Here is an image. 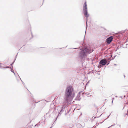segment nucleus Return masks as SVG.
Instances as JSON below:
<instances>
[{
	"label": "nucleus",
	"mask_w": 128,
	"mask_h": 128,
	"mask_svg": "<svg viewBox=\"0 0 128 128\" xmlns=\"http://www.w3.org/2000/svg\"><path fill=\"white\" fill-rule=\"evenodd\" d=\"M110 114H110L109 115V116H108V118L109 117V116L110 115Z\"/></svg>",
	"instance_id": "30"
},
{
	"label": "nucleus",
	"mask_w": 128,
	"mask_h": 128,
	"mask_svg": "<svg viewBox=\"0 0 128 128\" xmlns=\"http://www.w3.org/2000/svg\"><path fill=\"white\" fill-rule=\"evenodd\" d=\"M31 38H30V39H31Z\"/></svg>",
	"instance_id": "46"
},
{
	"label": "nucleus",
	"mask_w": 128,
	"mask_h": 128,
	"mask_svg": "<svg viewBox=\"0 0 128 128\" xmlns=\"http://www.w3.org/2000/svg\"><path fill=\"white\" fill-rule=\"evenodd\" d=\"M128 112H127V113H126L125 114V115H124V116L125 117L126 116L128 115Z\"/></svg>",
	"instance_id": "18"
},
{
	"label": "nucleus",
	"mask_w": 128,
	"mask_h": 128,
	"mask_svg": "<svg viewBox=\"0 0 128 128\" xmlns=\"http://www.w3.org/2000/svg\"><path fill=\"white\" fill-rule=\"evenodd\" d=\"M102 64H99L98 65V68H101L102 67V66L101 65Z\"/></svg>",
	"instance_id": "11"
},
{
	"label": "nucleus",
	"mask_w": 128,
	"mask_h": 128,
	"mask_svg": "<svg viewBox=\"0 0 128 128\" xmlns=\"http://www.w3.org/2000/svg\"><path fill=\"white\" fill-rule=\"evenodd\" d=\"M114 65H115V66H116V64H114Z\"/></svg>",
	"instance_id": "37"
},
{
	"label": "nucleus",
	"mask_w": 128,
	"mask_h": 128,
	"mask_svg": "<svg viewBox=\"0 0 128 128\" xmlns=\"http://www.w3.org/2000/svg\"><path fill=\"white\" fill-rule=\"evenodd\" d=\"M116 56V55L115 56H114V58H115V57Z\"/></svg>",
	"instance_id": "35"
},
{
	"label": "nucleus",
	"mask_w": 128,
	"mask_h": 128,
	"mask_svg": "<svg viewBox=\"0 0 128 128\" xmlns=\"http://www.w3.org/2000/svg\"><path fill=\"white\" fill-rule=\"evenodd\" d=\"M30 31H31V34L32 36V38H33V36L32 35V32L31 31V30H30Z\"/></svg>",
	"instance_id": "17"
},
{
	"label": "nucleus",
	"mask_w": 128,
	"mask_h": 128,
	"mask_svg": "<svg viewBox=\"0 0 128 128\" xmlns=\"http://www.w3.org/2000/svg\"><path fill=\"white\" fill-rule=\"evenodd\" d=\"M127 40H128V38L127 39Z\"/></svg>",
	"instance_id": "48"
},
{
	"label": "nucleus",
	"mask_w": 128,
	"mask_h": 128,
	"mask_svg": "<svg viewBox=\"0 0 128 128\" xmlns=\"http://www.w3.org/2000/svg\"><path fill=\"white\" fill-rule=\"evenodd\" d=\"M124 78H125V76L124 75Z\"/></svg>",
	"instance_id": "40"
},
{
	"label": "nucleus",
	"mask_w": 128,
	"mask_h": 128,
	"mask_svg": "<svg viewBox=\"0 0 128 128\" xmlns=\"http://www.w3.org/2000/svg\"><path fill=\"white\" fill-rule=\"evenodd\" d=\"M9 68H10V69H11V68H11V67H10V66H9Z\"/></svg>",
	"instance_id": "29"
},
{
	"label": "nucleus",
	"mask_w": 128,
	"mask_h": 128,
	"mask_svg": "<svg viewBox=\"0 0 128 128\" xmlns=\"http://www.w3.org/2000/svg\"><path fill=\"white\" fill-rule=\"evenodd\" d=\"M108 62L106 58H104L101 60L99 62V64H102L103 65H105L106 64V63Z\"/></svg>",
	"instance_id": "5"
},
{
	"label": "nucleus",
	"mask_w": 128,
	"mask_h": 128,
	"mask_svg": "<svg viewBox=\"0 0 128 128\" xmlns=\"http://www.w3.org/2000/svg\"><path fill=\"white\" fill-rule=\"evenodd\" d=\"M106 58L107 59V60L108 61H110L111 60H112L110 58Z\"/></svg>",
	"instance_id": "10"
},
{
	"label": "nucleus",
	"mask_w": 128,
	"mask_h": 128,
	"mask_svg": "<svg viewBox=\"0 0 128 128\" xmlns=\"http://www.w3.org/2000/svg\"><path fill=\"white\" fill-rule=\"evenodd\" d=\"M22 83L24 85V82H23V83Z\"/></svg>",
	"instance_id": "33"
},
{
	"label": "nucleus",
	"mask_w": 128,
	"mask_h": 128,
	"mask_svg": "<svg viewBox=\"0 0 128 128\" xmlns=\"http://www.w3.org/2000/svg\"><path fill=\"white\" fill-rule=\"evenodd\" d=\"M68 107L66 104H63L61 106L60 111L59 113V115H61L64 112V110Z\"/></svg>",
	"instance_id": "4"
},
{
	"label": "nucleus",
	"mask_w": 128,
	"mask_h": 128,
	"mask_svg": "<svg viewBox=\"0 0 128 128\" xmlns=\"http://www.w3.org/2000/svg\"><path fill=\"white\" fill-rule=\"evenodd\" d=\"M110 61H108V62H106V66H108L110 64Z\"/></svg>",
	"instance_id": "12"
},
{
	"label": "nucleus",
	"mask_w": 128,
	"mask_h": 128,
	"mask_svg": "<svg viewBox=\"0 0 128 128\" xmlns=\"http://www.w3.org/2000/svg\"><path fill=\"white\" fill-rule=\"evenodd\" d=\"M128 112V110L127 112Z\"/></svg>",
	"instance_id": "42"
},
{
	"label": "nucleus",
	"mask_w": 128,
	"mask_h": 128,
	"mask_svg": "<svg viewBox=\"0 0 128 128\" xmlns=\"http://www.w3.org/2000/svg\"><path fill=\"white\" fill-rule=\"evenodd\" d=\"M9 66H7L5 67L6 68H9Z\"/></svg>",
	"instance_id": "21"
},
{
	"label": "nucleus",
	"mask_w": 128,
	"mask_h": 128,
	"mask_svg": "<svg viewBox=\"0 0 128 128\" xmlns=\"http://www.w3.org/2000/svg\"><path fill=\"white\" fill-rule=\"evenodd\" d=\"M39 125H39V124H36L34 126H35H35H37L38 127V126H39Z\"/></svg>",
	"instance_id": "15"
},
{
	"label": "nucleus",
	"mask_w": 128,
	"mask_h": 128,
	"mask_svg": "<svg viewBox=\"0 0 128 128\" xmlns=\"http://www.w3.org/2000/svg\"><path fill=\"white\" fill-rule=\"evenodd\" d=\"M50 110H49V111H48V112L47 113H46V114H48V113H49V112H50Z\"/></svg>",
	"instance_id": "28"
},
{
	"label": "nucleus",
	"mask_w": 128,
	"mask_h": 128,
	"mask_svg": "<svg viewBox=\"0 0 128 128\" xmlns=\"http://www.w3.org/2000/svg\"><path fill=\"white\" fill-rule=\"evenodd\" d=\"M102 114H101V115H100V116H98V117H97V118H99V117H100V116H101V115H102Z\"/></svg>",
	"instance_id": "32"
},
{
	"label": "nucleus",
	"mask_w": 128,
	"mask_h": 128,
	"mask_svg": "<svg viewBox=\"0 0 128 128\" xmlns=\"http://www.w3.org/2000/svg\"><path fill=\"white\" fill-rule=\"evenodd\" d=\"M102 28H103L105 30H106V28H104L103 27H102Z\"/></svg>",
	"instance_id": "27"
},
{
	"label": "nucleus",
	"mask_w": 128,
	"mask_h": 128,
	"mask_svg": "<svg viewBox=\"0 0 128 128\" xmlns=\"http://www.w3.org/2000/svg\"><path fill=\"white\" fill-rule=\"evenodd\" d=\"M113 39V37L112 36H111L109 37L108 38L106 39V41L107 43L109 44L112 41Z\"/></svg>",
	"instance_id": "6"
},
{
	"label": "nucleus",
	"mask_w": 128,
	"mask_h": 128,
	"mask_svg": "<svg viewBox=\"0 0 128 128\" xmlns=\"http://www.w3.org/2000/svg\"><path fill=\"white\" fill-rule=\"evenodd\" d=\"M15 61V60H14L12 62V63L10 64V65L12 66V68L13 67L14 64V62Z\"/></svg>",
	"instance_id": "9"
},
{
	"label": "nucleus",
	"mask_w": 128,
	"mask_h": 128,
	"mask_svg": "<svg viewBox=\"0 0 128 128\" xmlns=\"http://www.w3.org/2000/svg\"><path fill=\"white\" fill-rule=\"evenodd\" d=\"M2 67H3V68H4V67H3V66H2L0 65V68H2Z\"/></svg>",
	"instance_id": "22"
},
{
	"label": "nucleus",
	"mask_w": 128,
	"mask_h": 128,
	"mask_svg": "<svg viewBox=\"0 0 128 128\" xmlns=\"http://www.w3.org/2000/svg\"><path fill=\"white\" fill-rule=\"evenodd\" d=\"M80 96L78 95H77V96L75 99V100L78 101H80L81 99V98H80Z\"/></svg>",
	"instance_id": "7"
},
{
	"label": "nucleus",
	"mask_w": 128,
	"mask_h": 128,
	"mask_svg": "<svg viewBox=\"0 0 128 128\" xmlns=\"http://www.w3.org/2000/svg\"><path fill=\"white\" fill-rule=\"evenodd\" d=\"M126 31H127V29H126L125 30H124V31H122V33H124Z\"/></svg>",
	"instance_id": "14"
},
{
	"label": "nucleus",
	"mask_w": 128,
	"mask_h": 128,
	"mask_svg": "<svg viewBox=\"0 0 128 128\" xmlns=\"http://www.w3.org/2000/svg\"><path fill=\"white\" fill-rule=\"evenodd\" d=\"M96 117H94V119L95 118H96Z\"/></svg>",
	"instance_id": "36"
},
{
	"label": "nucleus",
	"mask_w": 128,
	"mask_h": 128,
	"mask_svg": "<svg viewBox=\"0 0 128 128\" xmlns=\"http://www.w3.org/2000/svg\"><path fill=\"white\" fill-rule=\"evenodd\" d=\"M110 56L111 57H112V54H110Z\"/></svg>",
	"instance_id": "24"
},
{
	"label": "nucleus",
	"mask_w": 128,
	"mask_h": 128,
	"mask_svg": "<svg viewBox=\"0 0 128 128\" xmlns=\"http://www.w3.org/2000/svg\"><path fill=\"white\" fill-rule=\"evenodd\" d=\"M18 74V76H19V77L20 78V79L21 81L22 82V83H23V82L22 81V80H21V78H20V77L19 76Z\"/></svg>",
	"instance_id": "20"
},
{
	"label": "nucleus",
	"mask_w": 128,
	"mask_h": 128,
	"mask_svg": "<svg viewBox=\"0 0 128 128\" xmlns=\"http://www.w3.org/2000/svg\"><path fill=\"white\" fill-rule=\"evenodd\" d=\"M114 58H114V57H112V59H111L112 60H113L114 59Z\"/></svg>",
	"instance_id": "23"
},
{
	"label": "nucleus",
	"mask_w": 128,
	"mask_h": 128,
	"mask_svg": "<svg viewBox=\"0 0 128 128\" xmlns=\"http://www.w3.org/2000/svg\"><path fill=\"white\" fill-rule=\"evenodd\" d=\"M52 126L50 127V128H52Z\"/></svg>",
	"instance_id": "38"
},
{
	"label": "nucleus",
	"mask_w": 128,
	"mask_h": 128,
	"mask_svg": "<svg viewBox=\"0 0 128 128\" xmlns=\"http://www.w3.org/2000/svg\"><path fill=\"white\" fill-rule=\"evenodd\" d=\"M82 46H81L80 47L73 48L77 49L80 50L78 53V58L81 60L85 58L88 54H90L93 51L88 46H84L83 44Z\"/></svg>",
	"instance_id": "2"
},
{
	"label": "nucleus",
	"mask_w": 128,
	"mask_h": 128,
	"mask_svg": "<svg viewBox=\"0 0 128 128\" xmlns=\"http://www.w3.org/2000/svg\"><path fill=\"white\" fill-rule=\"evenodd\" d=\"M125 106H126V105H125V104H124V107H125Z\"/></svg>",
	"instance_id": "44"
},
{
	"label": "nucleus",
	"mask_w": 128,
	"mask_h": 128,
	"mask_svg": "<svg viewBox=\"0 0 128 128\" xmlns=\"http://www.w3.org/2000/svg\"><path fill=\"white\" fill-rule=\"evenodd\" d=\"M84 94V92L82 93V95Z\"/></svg>",
	"instance_id": "34"
},
{
	"label": "nucleus",
	"mask_w": 128,
	"mask_h": 128,
	"mask_svg": "<svg viewBox=\"0 0 128 128\" xmlns=\"http://www.w3.org/2000/svg\"><path fill=\"white\" fill-rule=\"evenodd\" d=\"M89 94H88V95Z\"/></svg>",
	"instance_id": "39"
},
{
	"label": "nucleus",
	"mask_w": 128,
	"mask_h": 128,
	"mask_svg": "<svg viewBox=\"0 0 128 128\" xmlns=\"http://www.w3.org/2000/svg\"><path fill=\"white\" fill-rule=\"evenodd\" d=\"M33 105H34V107L33 108H34V107L36 105H35V104L33 103Z\"/></svg>",
	"instance_id": "25"
},
{
	"label": "nucleus",
	"mask_w": 128,
	"mask_h": 128,
	"mask_svg": "<svg viewBox=\"0 0 128 128\" xmlns=\"http://www.w3.org/2000/svg\"><path fill=\"white\" fill-rule=\"evenodd\" d=\"M75 93L74 92V89L71 85L67 86L65 90L64 99L65 102L68 104L71 103L75 96Z\"/></svg>",
	"instance_id": "1"
},
{
	"label": "nucleus",
	"mask_w": 128,
	"mask_h": 128,
	"mask_svg": "<svg viewBox=\"0 0 128 128\" xmlns=\"http://www.w3.org/2000/svg\"><path fill=\"white\" fill-rule=\"evenodd\" d=\"M124 109V107L123 108V109H122V110H123Z\"/></svg>",
	"instance_id": "45"
},
{
	"label": "nucleus",
	"mask_w": 128,
	"mask_h": 128,
	"mask_svg": "<svg viewBox=\"0 0 128 128\" xmlns=\"http://www.w3.org/2000/svg\"><path fill=\"white\" fill-rule=\"evenodd\" d=\"M11 71L13 73L14 72V70L12 68H11Z\"/></svg>",
	"instance_id": "16"
},
{
	"label": "nucleus",
	"mask_w": 128,
	"mask_h": 128,
	"mask_svg": "<svg viewBox=\"0 0 128 128\" xmlns=\"http://www.w3.org/2000/svg\"><path fill=\"white\" fill-rule=\"evenodd\" d=\"M54 123H53V124H52V125H53V124H54Z\"/></svg>",
	"instance_id": "43"
},
{
	"label": "nucleus",
	"mask_w": 128,
	"mask_h": 128,
	"mask_svg": "<svg viewBox=\"0 0 128 128\" xmlns=\"http://www.w3.org/2000/svg\"><path fill=\"white\" fill-rule=\"evenodd\" d=\"M119 126L120 127V125H119Z\"/></svg>",
	"instance_id": "41"
},
{
	"label": "nucleus",
	"mask_w": 128,
	"mask_h": 128,
	"mask_svg": "<svg viewBox=\"0 0 128 128\" xmlns=\"http://www.w3.org/2000/svg\"><path fill=\"white\" fill-rule=\"evenodd\" d=\"M82 91H80L78 92V94H77V95H78L79 96H80V94L81 93H82Z\"/></svg>",
	"instance_id": "13"
},
{
	"label": "nucleus",
	"mask_w": 128,
	"mask_h": 128,
	"mask_svg": "<svg viewBox=\"0 0 128 128\" xmlns=\"http://www.w3.org/2000/svg\"><path fill=\"white\" fill-rule=\"evenodd\" d=\"M83 12L84 15L86 18V24L87 26V22L88 19L87 18L89 16V14H88L87 10V5L86 2L85 1L84 3L83 7Z\"/></svg>",
	"instance_id": "3"
},
{
	"label": "nucleus",
	"mask_w": 128,
	"mask_h": 128,
	"mask_svg": "<svg viewBox=\"0 0 128 128\" xmlns=\"http://www.w3.org/2000/svg\"><path fill=\"white\" fill-rule=\"evenodd\" d=\"M44 0H43V2H44Z\"/></svg>",
	"instance_id": "47"
},
{
	"label": "nucleus",
	"mask_w": 128,
	"mask_h": 128,
	"mask_svg": "<svg viewBox=\"0 0 128 128\" xmlns=\"http://www.w3.org/2000/svg\"><path fill=\"white\" fill-rule=\"evenodd\" d=\"M31 101H32V102H35L36 103H37L38 102H40V101H38V102H36L35 101V100L34 99V98H31Z\"/></svg>",
	"instance_id": "8"
},
{
	"label": "nucleus",
	"mask_w": 128,
	"mask_h": 128,
	"mask_svg": "<svg viewBox=\"0 0 128 128\" xmlns=\"http://www.w3.org/2000/svg\"><path fill=\"white\" fill-rule=\"evenodd\" d=\"M114 98H113L112 99V104H113V100H114Z\"/></svg>",
	"instance_id": "26"
},
{
	"label": "nucleus",
	"mask_w": 128,
	"mask_h": 128,
	"mask_svg": "<svg viewBox=\"0 0 128 128\" xmlns=\"http://www.w3.org/2000/svg\"><path fill=\"white\" fill-rule=\"evenodd\" d=\"M13 73H14V75L16 76V74H15V73H14V72H13Z\"/></svg>",
	"instance_id": "31"
},
{
	"label": "nucleus",
	"mask_w": 128,
	"mask_h": 128,
	"mask_svg": "<svg viewBox=\"0 0 128 128\" xmlns=\"http://www.w3.org/2000/svg\"><path fill=\"white\" fill-rule=\"evenodd\" d=\"M18 53H17V54H16V56L15 57V59H14V60H16V57H17V55H18Z\"/></svg>",
	"instance_id": "19"
}]
</instances>
